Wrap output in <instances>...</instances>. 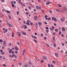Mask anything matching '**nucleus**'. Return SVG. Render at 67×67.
<instances>
[{
	"label": "nucleus",
	"mask_w": 67,
	"mask_h": 67,
	"mask_svg": "<svg viewBox=\"0 0 67 67\" xmlns=\"http://www.w3.org/2000/svg\"><path fill=\"white\" fill-rule=\"evenodd\" d=\"M49 12L50 13H52V11H51V10H50L49 11Z\"/></svg>",
	"instance_id": "69168bd1"
},
{
	"label": "nucleus",
	"mask_w": 67,
	"mask_h": 67,
	"mask_svg": "<svg viewBox=\"0 0 67 67\" xmlns=\"http://www.w3.org/2000/svg\"><path fill=\"white\" fill-rule=\"evenodd\" d=\"M13 2H14L13 3L14 4H15L16 3V2L15 1H14Z\"/></svg>",
	"instance_id": "a19ab883"
},
{
	"label": "nucleus",
	"mask_w": 67,
	"mask_h": 67,
	"mask_svg": "<svg viewBox=\"0 0 67 67\" xmlns=\"http://www.w3.org/2000/svg\"><path fill=\"white\" fill-rule=\"evenodd\" d=\"M36 28H37V27H38L37 23H36Z\"/></svg>",
	"instance_id": "bb28decb"
},
{
	"label": "nucleus",
	"mask_w": 67,
	"mask_h": 67,
	"mask_svg": "<svg viewBox=\"0 0 67 67\" xmlns=\"http://www.w3.org/2000/svg\"><path fill=\"white\" fill-rule=\"evenodd\" d=\"M62 31H65V28L64 27H63L62 29Z\"/></svg>",
	"instance_id": "9b49d317"
},
{
	"label": "nucleus",
	"mask_w": 67,
	"mask_h": 67,
	"mask_svg": "<svg viewBox=\"0 0 67 67\" xmlns=\"http://www.w3.org/2000/svg\"><path fill=\"white\" fill-rule=\"evenodd\" d=\"M6 11L5 10V9H3V10H2V12H4V11Z\"/></svg>",
	"instance_id": "338daca9"
},
{
	"label": "nucleus",
	"mask_w": 67,
	"mask_h": 67,
	"mask_svg": "<svg viewBox=\"0 0 67 67\" xmlns=\"http://www.w3.org/2000/svg\"><path fill=\"white\" fill-rule=\"evenodd\" d=\"M45 18H47L48 17V16L47 15H45L44 16Z\"/></svg>",
	"instance_id": "09e8293b"
},
{
	"label": "nucleus",
	"mask_w": 67,
	"mask_h": 67,
	"mask_svg": "<svg viewBox=\"0 0 67 67\" xmlns=\"http://www.w3.org/2000/svg\"><path fill=\"white\" fill-rule=\"evenodd\" d=\"M55 31H56V32H58V29H55Z\"/></svg>",
	"instance_id": "c9c22d12"
},
{
	"label": "nucleus",
	"mask_w": 67,
	"mask_h": 67,
	"mask_svg": "<svg viewBox=\"0 0 67 67\" xmlns=\"http://www.w3.org/2000/svg\"><path fill=\"white\" fill-rule=\"evenodd\" d=\"M63 9L64 10L67 11V8H66L65 7H63Z\"/></svg>",
	"instance_id": "f257e3e1"
},
{
	"label": "nucleus",
	"mask_w": 67,
	"mask_h": 67,
	"mask_svg": "<svg viewBox=\"0 0 67 67\" xmlns=\"http://www.w3.org/2000/svg\"><path fill=\"white\" fill-rule=\"evenodd\" d=\"M58 6L60 8H61V7H62V6L61 5L58 4Z\"/></svg>",
	"instance_id": "f3484780"
},
{
	"label": "nucleus",
	"mask_w": 67,
	"mask_h": 67,
	"mask_svg": "<svg viewBox=\"0 0 67 67\" xmlns=\"http://www.w3.org/2000/svg\"><path fill=\"white\" fill-rule=\"evenodd\" d=\"M61 20L62 22H64V19H63V18H62L61 19Z\"/></svg>",
	"instance_id": "dca6fc26"
},
{
	"label": "nucleus",
	"mask_w": 67,
	"mask_h": 67,
	"mask_svg": "<svg viewBox=\"0 0 67 67\" xmlns=\"http://www.w3.org/2000/svg\"><path fill=\"white\" fill-rule=\"evenodd\" d=\"M52 20H54V17H52Z\"/></svg>",
	"instance_id": "8fccbe9b"
},
{
	"label": "nucleus",
	"mask_w": 67,
	"mask_h": 67,
	"mask_svg": "<svg viewBox=\"0 0 67 67\" xmlns=\"http://www.w3.org/2000/svg\"><path fill=\"white\" fill-rule=\"evenodd\" d=\"M34 38H35V39H37V37L35 36H34L33 37Z\"/></svg>",
	"instance_id": "393cba45"
},
{
	"label": "nucleus",
	"mask_w": 67,
	"mask_h": 67,
	"mask_svg": "<svg viewBox=\"0 0 67 67\" xmlns=\"http://www.w3.org/2000/svg\"><path fill=\"white\" fill-rule=\"evenodd\" d=\"M53 35H55V34H56V32H54L53 33Z\"/></svg>",
	"instance_id": "0e129e2a"
},
{
	"label": "nucleus",
	"mask_w": 67,
	"mask_h": 67,
	"mask_svg": "<svg viewBox=\"0 0 67 67\" xmlns=\"http://www.w3.org/2000/svg\"><path fill=\"white\" fill-rule=\"evenodd\" d=\"M48 67H51V66H50V65L49 64H48Z\"/></svg>",
	"instance_id": "3c124183"
},
{
	"label": "nucleus",
	"mask_w": 67,
	"mask_h": 67,
	"mask_svg": "<svg viewBox=\"0 0 67 67\" xmlns=\"http://www.w3.org/2000/svg\"><path fill=\"white\" fill-rule=\"evenodd\" d=\"M50 65L52 67H54V66H53V65L52 64H51Z\"/></svg>",
	"instance_id": "de8ad7c7"
},
{
	"label": "nucleus",
	"mask_w": 67,
	"mask_h": 67,
	"mask_svg": "<svg viewBox=\"0 0 67 67\" xmlns=\"http://www.w3.org/2000/svg\"><path fill=\"white\" fill-rule=\"evenodd\" d=\"M26 26H26V25H24V26H22L21 27H23H23H26Z\"/></svg>",
	"instance_id": "b1692460"
},
{
	"label": "nucleus",
	"mask_w": 67,
	"mask_h": 67,
	"mask_svg": "<svg viewBox=\"0 0 67 67\" xmlns=\"http://www.w3.org/2000/svg\"><path fill=\"white\" fill-rule=\"evenodd\" d=\"M5 11L8 13H11V12L10 11H9L8 10H5Z\"/></svg>",
	"instance_id": "1a4fd4ad"
},
{
	"label": "nucleus",
	"mask_w": 67,
	"mask_h": 67,
	"mask_svg": "<svg viewBox=\"0 0 67 67\" xmlns=\"http://www.w3.org/2000/svg\"><path fill=\"white\" fill-rule=\"evenodd\" d=\"M37 18V16H35L34 17V19L35 20H36V19Z\"/></svg>",
	"instance_id": "9d476101"
},
{
	"label": "nucleus",
	"mask_w": 67,
	"mask_h": 67,
	"mask_svg": "<svg viewBox=\"0 0 67 67\" xmlns=\"http://www.w3.org/2000/svg\"><path fill=\"white\" fill-rule=\"evenodd\" d=\"M8 16L9 19H11V17L10 16V14H9L8 15Z\"/></svg>",
	"instance_id": "2eb2a0df"
},
{
	"label": "nucleus",
	"mask_w": 67,
	"mask_h": 67,
	"mask_svg": "<svg viewBox=\"0 0 67 67\" xmlns=\"http://www.w3.org/2000/svg\"><path fill=\"white\" fill-rule=\"evenodd\" d=\"M12 7H14V5L13 4H12Z\"/></svg>",
	"instance_id": "2f4dec72"
},
{
	"label": "nucleus",
	"mask_w": 67,
	"mask_h": 67,
	"mask_svg": "<svg viewBox=\"0 0 67 67\" xmlns=\"http://www.w3.org/2000/svg\"><path fill=\"white\" fill-rule=\"evenodd\" d=\"M0 16L1 17H3V15H2V14H0Z\"/></svg>",
	"instance_id": "aec40b11"
},
{
	"label": "nucleus",
	"mask_w": 67,
	"mask_h": 67,
	"mask_svg": "<svg viewBox=\"0 0 67 67\" xmlns=\"http://www.w3.org/2000/svg\"><path fill=\"white\" fill-rule=\"evenodd\" d=\"M61 33H62V32L61 31H60L59 33V35H61Z\"/></svg>",
	"instance_id": "c85d7f7f"
},
{
	"label": "nucleus",
	"mask_w": 67,
	"mask_h": 67,
	"mask_svg": "<svg viewBox=\"0 0 67 67\" xmlns=\"http://www.w3.org/2000/svg\"><path fill=\"white\" fill-rule=\"evenodd\" d=\"M29 9H31V7H29V6L28 7Z\"/></svg>",
	"instance_id": "6e6d98bb"
},
{
	"label": "nucleus",
	"mask_w": 67,
	"mask_h": 67,
	"mask_svg": "<svg viewBox=\"0 0 67 67\" xmlns=\"http://www.w3.org/2000/svg\"><path fill=\"white\" fill-rule=\"evenodd\" d=\"M43 59H47V57H43Z\"/></svg>",
	"instance_id": "f8f14e48"
},
{
	"label": "nucleus",
	"mask_w": 67,
	"mask_h": 67,
	"mask_svg": "<svg viewBox=\"0 0 67 67\" xmlns=\"http://www.w3.org/2000/svg\"><path fill=\"white\" fill-rule=\"evenodd\" d=\"M15 53L16 54H18V52L17 51H15Z\"/></svg>",
	"instance_id": "5fc2aeb1"
},
{
	"label": "nucleus",
	"mask_w": 67,
	"mask_h": 67,
	"mask_svg": "<svg viewBox=\"0 0 67 67\" xmlns=\"http://www.w3.org/2000/svg\"><path fill=\"white\" fill-rule=\"evenodd\" d=\"M8 31V29H5L4 31H3V33H6V32H7Z\"/></svg>",
	"instance_id": "7ed1b4c3"
},
{
	"label": "nucleus",
	"mask_w": 67,
	"mask_h": 67,
	"mask_svg": "<svg viewBox=\"0 0 67 67\" xmlns=\"http://www.w3.org/2000/svg\"><path fill=\"white\" fill-rule=\"evenodd\" d=\"M18 64H19V65H22V63H21L20 62V63H19Z\"/></svg>",
	"instance_id": "cd10ccee"
},
{
	"label": "nucleus",
	"mask_w": 67,
	"mask_h": 67,
	"mask_svg": "<svg viewBox=\"0 0 67 67\" xmlns=\"http://www.w3.org/2000/svg\"><path fill=\"white\" fill-rule=\"evenodd\" d=\"M51 2H46V5H47L48 4H50Z\"/></svg>",
	"instance_id": "0eeeda50"
},
{
	"label": "nucleus",
	"mask_w": 67,
	"mask_h": 67,
	"mask_svg": "<svg viewBox=\"0 0 67 67\" xmlns=\"http://www.w3.org/2000/svg\"><path fill=\"white\" fill-rule=\"evenodd\" d=\"M6 42H5V41H4L3 42V44L4 45H5V43Z\"/></svg>",
	"instance_id": "4468645a"
},
{
	"label": "nucleus",
	"mask_w": 67,
	"mask_h": 67,
	"mask_svg": "<svg viewBox=\"0 0 67 67\" xmlns=\"http://www.w3.org/2000/svg\"><path fill=\"white\" fill-rule=\"evenodd\" d=\"M60 11H62V13H65V11H64L62 10H60Z\"/></svg>",
	"instance_id": "a211bd4d"
},
{
	"label": "nucleus",
	"mask_w": 67,
	"mask_h": 67,
	"mask_svg": "<svg viewBox=\"0 0 67 67\" xmlns=\"http://www.w3.org/2000/svg\"><path fill=\"white\" fill-rule=\"evenodd\" d=\"M9 26L10 27H12V25H11V24H10V25H9Z\"/></svg>",
	"instance_id": "f704fd0d"
},
{
	"label": "nucleus",
	"mask_w": 67,
	"mask_h": 67,
	"mask_svg": "<svg viewBox=\"0 0 67 67\" xmlns=\"http://www.w3.org/2000/svg\"><path fill=\"white\" fill-rule=\"evenodd\" d=\"M21 5L22 6H23V7H25V6L24 4H22Z\"/></svg>",
	"instance_id": "e433bc0d"
},
{
	"label": "nucleus",
	"mask_w": 67,
	"mask_h": 67,
	"mask_svg": "<svg viewBox=\"0 0 67 67\" xmlns=\"http://www.w3.org/2000/svg\"><path fill=\"white\" fill-rule=\"evenodd\" d=\"M48 20H51V18H48Z\"/></svg>",
	"instance_id": "680f3d73"
},
{
	"label": "nucleus",
	"mask_w": 67,
	"mask_h": 67,
	"mask_svg": "<svg viewBox=\"0 0 67 67\" xmlns=\"http://www.w3.org/2000/svg\"><path fill=\"white\" fill-rule=\"evenodd\" d=\"M55 37L54 36H53V40L54 41H55Z\"/></svg>",
	"instance_id": "a878e982"
},
{
	"label": "nucleus",
	"mask_w": 67,
	"mask_h": 67,
	"mask_svg": "<svg viewBox=\"0 0 67 67\" xmlns=\"http://www.w3.org/2000/svg\"><path fill=\"white\" fill-rule=\"evenodd\" d=\"M46 31L47 33H48L49 31L48 30H46Z\"/></svg>",
	"instance_id": "ea45409f"
},
{
	"label": "nucleus",
	"mask_w": 67,
	"mask_h": 67,
	"mask_svg": "<svg viewBox=\"0 0 67 67\" xmlns=\"http://www.w3.org/2000/svg\"><path fill=\"white\" fill-rule=\"evenodd\" d=\"M0 52L1 53H2L3 52V50L2 49L1 50Z\"/></svg>",
	"instance_id": "bf43d9fd"
},
{
	"label": "nucleus",
	"mask_w": 67,
	"mask_h": 67,
	"mask_svg": "<svg viewBox=\"0 0 67 67\" xmlns=\"http://www.w3.org/2000/svg\"><path fill=\"white\" fill-rule=\"evenodd\" d=\"M34 42H35L36 43H37V41H36V40L34 39Z\"/></svg>",
	"instance_id": "7c9ffc66"
},
{
	"label": "nucleus",
	"mask_w": 67,
	"mask_h": 67,
	"mask_svg": "<svg viewBox=\"0 0 67 67\" xmlns=\"http://www.w3.org/2000/svg\"><path fill=\"white\" fill-rule=\"evenodd\" d=\"M17 44H18V45H20V44L19 42H17Z\"/></svg>",
	"instance_id": "4c0bfd02"
},
{
	"label": "nucleus",
	"mask_w": 67,
	"mask_h": 67,
	"mask_svg": "<svg viewBox=\"0 0 67 67\" xmlns=\"http://www.w3.org/2000/svg\"><path fill=\"white\" fill-rule=\"evenodd\" d=\"M38 24L39 25H40V26L41 25H42V23H41L40 22H39L38 23Z\"/></svg>",
	"instance_id": "6e6552de"
},
{
	"label": "nucleus",
	"mask_w": 67,
	"mask_h": 67,
	"mask_svg": "<svg viewBox=\"0 0 67 67\" xmlns=\"http://www.w3.org/2000/svg\"><path fill=\"white\" fill-rule=\"evenodd\" d=\"M2 65L3 66H6V65L5 64H3Z\"/></svg>",
	"instance_id": "37998d69"
},
{
	"label": "nucleus",
	"mask_w": 67,
	"mask_h": 67,
	"mask_svg": "<svg viewBox=\"0 0 67 67\" xmlns=\"http://www.w3.org/2000/svg\"><path fill=\"white\" fill-rule=\"evenodd\" d=\"M54 21L55 22H57V20L56 18H54Z\"/></svg>",
	"instance_id": "ddd939ff"
},
{
	"label": "nucleus",
	"mask_w": 67,
	"mask_h": 67,
	"mask_svg": "<svg viewBox=\"0 0 67 67\" xmlns=\"http://www.w3.org/2000/svg\"><path fill=\"white\" fill-rule=\"evenodd\" d=\"M0 42H1V43H2L3 42V40H0Z\"/></svg>",
	"instance_id": "473e14b6"
},
{
	"label": "nucleus",
	"mask_w": 67,
	"mask_h": 67,
	"mask_svg": "<svg viewBox=\"0 0 67 67\" xmlns=\"http://www.w3.org/2000/svg\"><path fill=\"white\" fill-rule=\"evenodd\" d=\"M53 46L55 47H56V44H54Z\"/></svg>",
	"instance_id": "603ef678"
},
{
	"label": "nucleus",
	"mask_w": 67,
	"mask_h": 67,
	"mask_svg": "<svg viewBox=\"0 0 67 67\" xmlns=\"http://www.w3.org/2000/svg\"><path fill=\"white\" fill-rule=\"evenodd\" d=\"M15 49L16 51H19V49H18V48L16 47V46H15Z\"/></svg>",
	"instance_id": "39448f33"
},
{
	"label": "nucleus",
	"mask_w": 67,
	"mask_h": 67,
	"mask_svg": "<svg viewBox=\"0 0 67 67\" xmlns=\"http://www.w3.org/2000/svg\"><path fill=\"white\" fill-rule=\"evenodd\" d=\"M12 53L13 54H14V52L13 51H12Z\"/></svg>",
	"instance_id": "49530a36"
},
{
	"label": "nucleus",
	"mask_w": 67,
	"mask_h": 67,
	"mask_svg": "<svg viewBox=\"0 0 67 67\" xmlns=\"http://www.w3.org/2000/svg\"><path fill=\"white\" fill-rule=\"evenodd\" d=\"M7 24H8V25L9 26V25H10L11 24L9 23H7Z\"/></svg>",
	"instance_id": "58836bf2"
},
{
	"label": "nucleus",
	"mask_w": 67,
	"mask_h": 67,
	"mask_svg": "<svg viewBox=\"0 0 67 67\" xmlns=\"http://www.w3.org/2000/svg\"><path fill=\"white\" fill-rule=\"evenodd\" d=\"M5 54V53L4 52H3L1 53V55H3V54Z\"/></svg>",
	"instance_id": "4be33fe9"
},
{
	"label": "nucleus",
	"mask_w": 67,
	"mask_h": 67,
	"mask_svg": "<svg viewBox=\"0 0 67 67\" xmlns=\"http://www.w3.org/2000/svg\"><path fill=\"white\" fill-rule=\"evenodd\" d=\"M12 37H14V34H12Z\"/></svg>",
	"instance_id": "e2e57ef3"
},
{
	"label": "nucleus",
	"mask_w": 67,
	"mask_h": 67,
	"mask_svg": "<svg viewBox=\"0 0 67 67\" xmlns=\"http://www.w3.org/2000/svg\"><path fill=\"white\" fill-rule=\"evenodd\" d=\"M26 24H27L28 25H30V24L29 23H26Z\"/></svg>",
	"instance_id": "c756f323"
},
{
	"label": "nucleus",
	"mask_w": 67,
	"mask_h": 67,
	"mask_svg": "<svg viewBox=\"0 0 67 67\" xmlns=\"http://www.w3.org/2000/svg\"><path fill=\"white\" fill-rule=\"evenodd\" d=\"M21 0H18V2H21Z\"/></svg>",
	"instance_id": "774afa93"
},
{
	"label": "nucleus",
	"mask_w": 67,
	"mask_h": 67,
	"mask_svg": "<svg viewBox=\"0 0 67 67\" xmlns=\"http://www.w3.org/2000/svg\"><path fill=\"white\" fill-rule=\"evenodd\" d=\"M9 56L10 57H11V58H13V57L12 55H9Z\"/></svg>",
	"instance_id": "5701e85b"
},
{
	"label": "nucleus",
	"mask_w": 67,
	"mask_h": 67,
	"mask_svg": "<svg viewBox=\"0 0 67 67\" xmlns=\"http://www.w3.org/2000/svg\"><path fill=\"white\" fill-rule=\"evenodd\" d=\"M12 51V49H10V50L8 52V53L9 54H11V52Z\"/></svg>",
	"instance_id": "423d86ee"
},
{
	"label": "nucleus",
	"mask_w": 67,
	"mask_h": 67,
	"mask_svg": "<svg viewBox=\"0 0 67 67\" xmlns=\"http://www.w3.org/2000/svg\"><path fill=\"white\" fill-rule=\"evenodd\" d=\"M46 44L47 46H48V47H49V45H48V44H47V43H46Z\"/></svg>",
	"instance_id": "13d9d810"
},
{
	"label": "nucleus",
	"mask_w": 67,
	"mask_h": 67,
	"mask_svg": "<svg viewBox=\"0 0 67 67\" xmlns=\"http://www.w3.org/2000/svg\"><path fill=\"white\" fill-rule=\"evenodd\" d=\"M36 9H37V10H38V9H39V7H38V6H36Z\"/></svg>",
	"instance_id": "6ab92c4d"
},
{
	"label": "nucleus",
	"mask_w": 67,
	"mask_h": 67,
	"mask_svg": "<svg viewBox=\"0 0 67 67\" xmlns=\"http://www.w3.org/2000/svg\"><path fill=\"white\" fill-rule=\"evenodd\" d=\"M17 33H18V35L19 36V37H20V36L21 35V33H20V32H18Z\"/></svg>",
	"instance_id": "f03ea898"
},
{
	"label": "nucleus",
	"mask_w": 67,
	"mask_h": 67,
	"mask_svg": "<svg viewBox=\"0 0 67 67\" xmlns=\"http://www.w3.org/2000/svg\"><path fill=\"white\" fill-rule=\"evenodd\" d=\"M41 36L42 37H43V34H41Z\"/></svg>",
	"instance_id": "a18cd8bd"
},
{
	"label": "nucleus",
	"mask_w": 67,
	"mask_h": 67,
	"mask_svg": "<svg viewBox=\"0 0 67 67\" xmlns=\"http://www.w3.org/2000/svg\"><path fill=\"white\" fill-rule=\"evenodd\" d=\"M30 24L31 25H33V26H34V24H33V23H30Z\"/></svg>",
	"instance_id": "72a5a7b5"
},
{
	"label": "nucleus",
	"mask_w": 67,
	"mask_h": 67,
	"mask_svg": "<svg viewBox=\"0 0 67 67\" xmlns=\"http://www.w3.org/2000/svg\"><path fill=\"white\" fill-rule=\"evenodd\" d=\"M9 46H11V43H9Z\"/></svg>",
	"instance_id": "864d4df0"
},
{
	"label": "nucleus",
	"mask_w": 67,
	"mask_h": 67,
	"mask_svg": "<svg viewBox=\"0 0 67 67\" xmlns=\"http://www.w3.org/2000/svg\"><path fill=\"white\" fill-rule=\"evenodd\" d=\"M55 55L56 57H58V54L57 53H55Z\"/></svg>",
	"instance_id": "20e7f679"
},
{
	"label": "nucleus",
	"mask_w": 67,
	"mask_h": 67,
	"mask_svg": "<svg viewBox=\"0 0 67 67\" xmlns=\"http://www.w3.org/2000/svg\"><path fill=\"white\" fill-rule=\"evenodd\" d=\"M46 29H47L48 30V27H46Z\"/></svg>",
	"instance_id": "4d7b16f0"
},
{
	"label": "nucleus",
	"mask_w": 67,
	"mask_h": 67,
	"mask_svg": "<svg viewBox=\"0 0 67 67\" xmlns=\"http://www.w3.org/2000/svg\"><path fill=\"white\" fill-rule=\"evenodd\" d=\"M52 63L53 64H55L56 63V62L54 60V61H52Z\"/></svg>",
	"instance_id": "412c9836"
},
{
	"label": "nucleus",
	"mask_w": 67,
	"mask_h": 67,
	"mask_svg": "<svg viewBox=\"0 0 67 67\" xmlns=\"http://www.w3.org/2000/svg\"><path fill=\"white\" fill-rule=\"evenodd\" d=\"M26 33L25 32H24L23 34V35H26Z\"/></svg>",
	"instance_id": "c03bdc74"
},
{
	"label": "nucleus",
	"mask_w": 67,
	"mask_h": 67,
	"mask_svg": "<svg viewBox=\"0 0 67 67\" xmlns=\"http://www.w3.org/2000/svg\"><path fill=\"white\" fill-rule=\"evenodd\" d=\"M40 62L41 63H43V60H41L40 61Z\"/></svg>",
	"instance_id": "79ce46f5"
},
{
	"label": "nucleus",
	"mask_w": 67,
	"mask_h": 67,
	"mask_svg": "<svg viewBox=\"0 0 67 67\" xmlns=\"http://www.w3.org/2000/svg\"><path fill=\"white\" fill-rule=\"evenodd\" d=\"M12 56H15V54H13L12 55Z\"/></svg>",
	"instance_id": "052dcab7"
}]
</instances>
